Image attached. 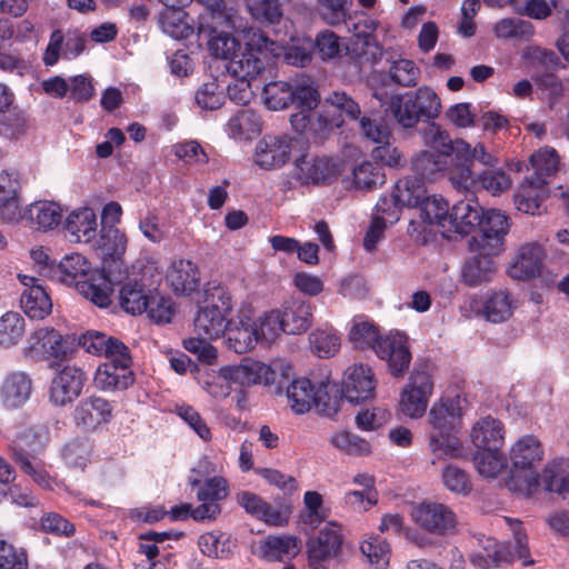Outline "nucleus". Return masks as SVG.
Returning a JSON list of instances; mask_svg holds the SVG:
<instances>
[{
  "instance_id": "obj_41",
  "label": "nucleus",
  "mask_w": 569,
  "mask_h": 569,
  "mask_svg": "<svg viewBox=\"0 0 569 569\" xmlns=\"http://www.w3.org/2000/svg\"><path fill=\"white\" fill-rule=\"evenodd\" d=\"M413 172L418 176L417 179L432 180L437 174L448 171L450 173L451 164L450 161L441 156L431 151H421L418 153L411 162Z\"/></svg>"
},
{
  "instance_id": "obj_15",
  "label": "nucleus",
  "mask_w": 569,
  "mask_h": 569,
  "mask_svg": "<svg viewBox=\"0 0 569 569\" xmlns=\"http://www.w3.org/2000/svg\"><path fill=\"white\" fill-rule=\"evenodd\" d=\"M192 488L198 487L197 499L201 502L191 512V518L197 521L212 520L221 512L219 501L226 499L229 493L228 481L223 477H212L201 483L199 479L190 481Z\"/></svg>"
},
{
  "instance_id": "obj_19",
  "label": "nucleus",
  "mask_w": 569,
  "mask_h": 569,
  "mask_svg": "<svg viewBox=\"0 0 569 569\" xmlns=\"http://www.w3.org/2000/svg\"><path fill=\"white\" fill-rule=\"evenodd\" d=\"M112 403L100 397L89 396L79 401L73 411V421L77 427L93 431L99 426L109 423L113 417Z\"/></svg>"
},
{
  "instance_id": "obj_38",
  "label": "nucleus",
  "mask_w": 569,
  "mask_h": 569,
  "mask_svg": "<svg viewBox=\"0 0 569 569\" xmlns=\"http://www.w3.org/2000/svg\"><path fill=\"white\" fill-rule=\"evenodd\" d=\"M79 345L92 355L113 357L118 351L127 350V346L117 338L109 337L101 331L89 330L79 338Z\"/></svg>"
},
{
  "instance_id": "obj_59",
  "label": "nucleus",
  "mask_w": 569,
  "mask_h": 569,
  "mask_svg": "<svg viewBox=\"0 0 569 569\" xmlns=\"http://www.w3.org/2000/svg\"><path fill=\"white\" fill-rule=\"evenodd\" d=\"M331 443L350 456H368L371 453L369 441L349 431H339L333 435Z\"/></svg>"
},
{
  "instance_id": "obj_57",
  "label": "nucleus",
  "mask_w": 569,
  "mask_h": 569,
  "mask_svg": "<svg viewBox=\"0 0 569 569\" xmlns=\"http://www.w3.org/2000/svg\"><path fill=\"white\" fill-rule=\"evenodd\" d=\"M252 18L264 24L279 23L283 12L280 0H247Z\"/></svg>"
},
{
  "instance_id": "obj_13",
  "label": "nucleus",
  "mask_w": 569,
  "mask_h": 569,
  "mask_svg": "<svg viewBox=\"0 0 569 569\" xmlns=\"http://www.w3.org/2000/svg\"><path fill=\"white\" fill-rule=\"evenodd\" d=\"M134 379L132 358L127 348L124 351H118L97 368L93 383L102 391H122L132 386Z\"/></svg>"
},
{
  "instance_id": "obj_28",
  "label": "nucleus",
  "mask_w": 569,
  "mask_h": 569,
  "mask_svg": "<svg viewBox=\"0 0 569 569\" xmlns=\"http://www.w3.org/2000/svg\"><path fill=\"white\" fill-rule=\"evenodd\" d=\"M221 336L226 338L227 346L237 353L248 352L260 340L257 321L247 315L240 316L238 322L228 320Z\"/></svg>"
},
{
  "instance_id": "obj_36",
  "label": "nucleus",
  "mask_w": 569,
  "mask_h": 569,
  "mask_svg": "<svg viewBox=\"0 0 569 569\" xmlns=\"http://www.w3.org/2000/svg\"><path fill=\"white\" fill-rule=\"evenodd\" d=\"M167 279L176 293L189 296L199 287L200 272L192 261L180 259L172 262Z\"/></svg>"
},
{
  "instance_id": "obj_25",
  "label": "nucleus",
  "mask_w": 569,
  "mask_h": 569,
  "mask_svg": "<svg viewBox=\"0 0 569 569\" xmlns=\"http://www.w3.org/2000/svg\"><path fill=\"white\" fill-rule=\"evenodd\" d=\"M469 250L475 254L463 266L462 278L465 283L469 287H476L490 281L497 271L493 257L503 251V246L495 252L485 248L472 247H469Z\"/></svg>"
},
{
  "instance_id": "obj_29",
  "label": "nucleus",
  "mask_w": 569,
  "mask_h": 569,
  "mask_svg": "<svg viewBox=\"0 0 569 569\" xmlns=\"http://www.w3.org/2000/svg\"><path fill=\"white\" fill-rule=\"evenodd\" d=\"M343 22L348 30L353 32L358 40H361V53L367 57V60L376 62L381 59L383 50L372 34L376 29V22L372 19L368 18L366 13L360 12L356 13L355 17H346Z\"/></svg>"
},
{
  "instance_id": "obj_5",
  "label": "nucleus",
  "mask_w": 569,
  "mask_h": 569,
  "mask_svg": "<svg viewBox=\"0 0 569 569\" xmlns=\"http://www.w3.org/2000/svg\"><path fill=\"white\" fill-rule=\"evenodd\" d=\"M232 308L228 287L216 281L206 283L193 321L194 331L204 337L219 338L226 331Z\"/></svg>"
},
{
  "instance_id": "obj_8",
  "label": "nucleus",
  "mask_w": 569,
  "mask_h": 569,
  "mask_svg": "<svg viewBox=\"0 0 569 569\" xmlns=\"http://www.w3.org/2000/svg\"><path fill=\"white\" fill-rule=\"evenodd\" d=\"M231 26V17L227 13L223 0H212L200 14L199 33L207 34L208 47L212 56L231 61L240 50V42L223 30Z\"/></svg>"
},
{
  "instance_id": "obj_23",
  "label": "nucleus",
  "mask_w": 569,
  "mask_h": 569,
  "mask_svg": "<svg viewBox=\"0 0 569 569\" xmlns=\"http://www.w3.org/2000/svg\"><path fill=\"white\" fill-rule=\"evenodd\" d=\"M292 141L288 134L264 136L256 146L254 162L267 170L283 166L290 159Z\"/></svg>"
},
{
  "instance_id": "obj_16",
  "label": "nucleus",
  "mask_w": 569,
  "mask_h": 569,
  "mask_svg": "<svg viewBox=\"0 0 569 569\" xmlns=\"http://www.w3.org/2000/svg\"><path fill=\"white\" fill-rule=\"evenodd\" d=\"M452 186L469 194H473L478 190H486L493 196L500 194L511 186L510 177L500 168H489L476 174L473 170L467 168L461 169L457 181L451 182Z\"/></svg>"
},
{
  "instance_id": "obj_3",
  "label": "nucleus",
  "mask_w": 569,
  "mask_h": 569,
  "mask_svg": "<svg viewBox=\"0 0 569 569\" xmlns=\"http://www.w3.org/2000/svg\"><path fill=\"white\" fill-rule=\"evenodd\" d=\"M49 441V428L46 425H34L19 432L9 446L10 457L20 471L46 489H51L52 478L46 469L41 455L46 451Z\"/></svg>"
},
{
  "instance_id": "obj_7",
  "label": "nucleus",
  "mask_w": 569,
  "mask_h": 569,
  "mask_svg": "<svg viewBox=\"0 0 569 569\" xmlns=\"http://www.w3.org/2000/svg\"><path fill=\"white\" fill-rule=\"evenodd\" d=\"M390 111L399 126L412 129L420 121H430L441 112V101L429 87L393 96L389 103Z\"/></svg>"
},
{
  "instance_id": "obj_17",
  "label": "nucleus",
  "mask_w": 569,
  "mask_h": 569,
  "mask_svg": "<svg viewBox=\"0 0 569 569\" xmlns=\"http://www.w3.org/2000/svg\"><path fill=\"white\" fill-rule=\"evenodd\" d=\"M87 381L86 372L76 366H64L50 385V400L54 406H66L77 399Z\"/></svg>"
},
{
  "instance_id": "obj_62",
  "label": "nucleus",
  "mask_w": 569,
  "mask_h": 569,
  "mask_svg": "<svg viewBox=\"0 0 569 569\" xmlns=\"http://www.w3.org/2000/svg\"><path fill=\"white\" fill-rule=\"evenodd\" d=\"M420 70L412 60L399 59L389 69V77L401 87H415L419 80Z\"/></svg>"
},
{
  "instance_id": "obj_32",
  "label": "nucleus",
  "mask_w": 569,
  "mask_h": 569,
  "mask_svg": "<svg viewBox=\"0 0 569 569\" xmlns=\"http://www.w3.org/2000/svg\"><path fill=\"white\" fill-rule=\"evenodd\" d=\"M32 391V379L24 371H11L0 386V399L7 408H19L28 401Z\"/></svg>"
},
{
  "instance_id": "obj_34",
  "label": "nucleus",
  "mask_w": 569,
  "mask_h": 569,
  "mask_svg": "<svg viewBox=\"0 0 569 569\" xmlns=\"http://www.w3.org/2000/svg\"><path fill=\"white\" fill-rule=\"evenodd\" d=\"M477 449H501L505 442V428L500 420L487 416L476 422L470 433Z\"/></svg>"
},
{
  "instance_id": "obj_11",
  "label": "nucleus",
  "mask_w": 569,
  "mask_h": 569,
  "mask_svg": "<svg viewBox=\"0 0 569 569\" xmlns=\"http://www.w3.org/2000/svg\"><path fill=\"white\" fill-rule=\"evenodd\" d=\"M278 46L261 32H254L244 47L228 62V71L238 80L254 79L264 69V62L276 54Z\"/></svg>"
},
{
  "instance_id": "obj_56",
  "label": "nucleus",
  "mask_w": 569,
  "mask_h": 569,
  "mask_svg": "<svg viewBox=\"0 0 569 569\" xmlns=\"http://www.w3.org/2000/svg\"><path fill=\"white\" fill-rule=\"evenodd\" d=\"M227 128L233 138H249L260 132V120L253 111L241 109L229 119Z\"/></svg>"
},
{
  "instance_id": "obj_21",
  "label": "nucleus",
  "mask_w": 569,
  "mask_h": 569,
  "mask_svg": "<svg viewBox=\"0 0 569 569\" xmlns=\"http://www.w3.org/2000/svg\"><path fill=\"white\" fill-rule=\"evenodd\" d=\"M376 391L375 375L370 367L355 365L347 369L342 381V397L351 403H360L373 398Z\"/></svg>"
},
{
  "instance_id": "obj_4",
  "label": "nucleus",
  "mask_w": 569,
  "mask_h": 569,
  "mask_svg": "<svg viewBox=\"0 0 569 569\" xmlns=\"http://www.w3.org/2000/svg\"><path fill=\"white\" fill-rule=\"evenodd\" d=\"M462 416L461 399L442 398L429 411V421L435 429L430 435L429 447L436 459L456 458L460 455L461 443L456 429Z\"/></svg>"
},
{
  "instance_id": "obj_9",
  "label": "nucleus",
  "mask_w": 569,
  "mask_h": 569,
  "mask_svg": "<svg viewBox=\"0 0 569 569\" xmlns=\"http://www.w3.org/2000/svg\"><path fill=\"white\" fill-rule=\"evenodd\" d=\"M512 549L505 545H499L492 538H487L482 550L473 551L469 556L471 565L479 569H490L497 568L502 563H511L518 559L525 567L532 566L535 560L530 557L528 535L523 530L520 521H516L512 525Z\"/></svg>"
},
{
  "instance_id": "obj_63",
  "label": "nucleus",
  "mask_w": 569,
  "mask_h": 569,
  "mask_svg": "<svg viewBox=\"0 0 569 569\" xmlns=\"http://www.w3.org/2000/svg\"><path fill=\"white\" fill-rule=\"evenodd\" d=\"M378 328L369 321L355 322L349 331V339L358 349H375L380 339Z\"/></svg>"
},
{
  "instance_id": "obj_52",
  "label": "nucleus",
  "mask_w": 569,
  "mask_h": 569,
  "mask_svg": "<svg viewBox=\"0 0 569 569\" xmlns=\"http://www.w3.org/2000/svg\"><path fill=\"white\" fill-rule=\"evenodd\" d=\"M261 94L268 109H286L292 104V82L271 81L263 86Z\"/></svg>"
},
{
  "instance_id": "obj_27",
  "label": "nucleus",
  "mask_w": 569,
  "mask_h": 569,
  "mask_svg": "<svg viewBox=\"0 0 569 569\" xmlns=\"http://www.w3.org/2000/svg\"><path fill=\"white\" fill-rule=\"evenodd\" d=\"M545 249L537 242L522 244L510 267L509 274L517 280H528L538 277L541 273Z\"/></svg>"
},
{
  "instance_id": "obj_50",
  "label": "nucleus",
  "mask_w": 569,
  "mask_h": 569,
  "mask_svg": "<svg viewBox=\"0 0 569 569\" xmlns=\"http://www.w3.org/2000/svg\"><path fill=\"white\" fill-rule=\"evenodd\" d=\"M92 451L93 443L89 438H74L63 447L62 458L69 467L83 470L91 461Z\"/></svg>"
},
{
  "instance_id": "obj_12",
  "label": "nucleus",
  "mask_w": 569,
  "mask_h": 569,
  "mask_svg": "<svg viewBox=\"0 0 569 569\" xmlns=\"http://www.w3.org/2000/svg\"><path fill=\"white\" fill-rule=\"evenodd\" d=\"M433 390L430 366L427 362L417 363L406 388L401 392V411L410 418L422 417L426 412L429 397Z\"/></svg>"
},
{
  "instance_id": "obj_47",
  "label": "nucleus",
  "mask_w": 569,
  "mask_h": 569,
  "mask_svg": "<svg viewBox=\"0 0 569 569\" xmlns=\"http://www.w3.org/2000/svg\"><path fill=\"white\" fill-rule=\"evenodd\" d=\"M263 557L268 560H281L283 557L296 556L299 540L295 536H269L260 546Z\"/></svg>"
},
{
  "instance_id": "obj_24",
  "label": "nucleus",
  "mask_w": 569,
  "mask_h": 569,
  "mask_svg": "<svg viewBox=\"0 0 569 569\" xmlns=\"http://www.w3.org/2000/svg\"><path fill=\"white\" fill-rule=\"evenodd\" d=\"M299 179L306 183H330L340 174V162L331 157L302 154L296 160Z\"/></svg>"
},
{
  "instance_id": "obj_14",
  "label": "nucleus",
  "mask_w": 569,
  "mask_h": 569,
  "mask_svg": "<svg viewBox=\"0 0 569 569\" xmlns=\"http://www.w3.org/2000/svg\"><path fill=\"white\" fill-rule=\"evenodd\" d=\"M373 351L379 359L387 362L392 377L402 378L407 373L412 357L405 333L396 331L381 336Z\"/></svg>"
},
{
  "instance_id": "obj_60",
  "label": "nucleus",
  "mask_w": 569,
  "mask_h": 569,
  "mask_svg": "<svg viewBox=\"0 0 569 569\" xmlns=\"http://www.w3.org/2000/svg\"><path fill=\"white\" fill-rule=\"evenodd\" d=\"M194 100L201 109L217 110L224 102V91L216 79H211L198 88Z\"/></svg>"
},
{
  "instance_id": "obj_10",
  "label": "nucleus",
  "mask_w": 569,
  "mask_h": 569,
  "mask_svg": "<svg viewBox=\"0 0 569 569\" xmlns=\"http://www.w3.org/2000/svg\"><path fill=\"white\" fill-rule=\"evenodd\" d=\"M287 397L293 412L302 415L308 412L312 406L320 415L333 418L340 411L342 399L330 397L328 383L321 381L318 387L307 378L293 380L287 388Z\"/></svg>"
},
{
  "instance_id": "obj_48",
  "label": "nucleus",
  "mask_w": 569,
  "mask_h": 569,
  "mask_svg": "<svg viewBox=\"0 0 569 569\" xmlns=\"http://www.w3.org/2000/svg\"><path fill=\"white\" fill-rule=\"evenodd\" d=\"M26 321L19 312L8 311L0 317V348L17 346L23 338Z\"/></svg>"
},
{
  "instance_id": "obj_58",
  "label": "nucleus",
  "mask_w": 569,
  "mask_h": 569,
  "mask_svg": "<svg viewBox=\"0 0 569 569\" xmlns=\"http://www.w3.org/2000/svg\"><path fill=\"white\" fill-rule=\"evenodd\" d=\"M443 486L451 492L467 496L472 490L470 476L457 465L448 463L441 471Z\"/></svg>"
},
{
  "instance_id": "obj_61",
  "label": "nucleus",
  "mask_w": 569,
  "mask_h": 569,
  "mask_svg": "<svg viewBox=\"0 0 569 569\" xmlns=\"http://www.w3.org/2000/svg\"><path fill=\"white\" fill-rule=\"evenodd\" d=\"M383 182L385 174L377 164L363 162L353 169V183L357 189L372 190Z\"/></svg>"
},
{
  "instance_id": "obj_45",
  "label": "nucleus",
  "mask_w": 569,
  "mask_h": 569,
  "mask_svg": "<svg viewBox=\"0 0 569 569\" xmlns=\"http://www.w3.org/2000/svg\"><path fill=\"white\" fill-rule=\"evenodd\" d=\"M32 338L39 346V349L54 360H66L71 352L62 335L52 328H41L33 332Z\"/></svg>"
},
{
  "instance_id": "obj_37",
  "label": "nucleus",
  "mask_w": 569,
  "mask_h": 569,
  "mask_svg": "<svg viewBox=\"0 0 569 569\" xmlns=\"http://www.w3.org/2000/svg\"><path fill=\"white\" fill-rule=\"evenodd\" d=\"M549 196L547 186L531 183L530 179L525 178L518 191L515 194V203L519 211L529 214H541L542 202Z\"/></svg>"
},
{
  "instance_id": "obj_30",
  "label": "nucleus",
  "mask_w": 569,
  "mask_h": 569,
  "mask_svg": "<svg viewBox=\"0 0 569 569\" xmlns=\"http://www.w3.org/2000/svg\"><path fill=\"white\" fill-rule=\"evenodd\" d=\"M282 332L288 335H300L309 329L312 321L311 305L300 298L286 300L279 310Z\"/></svg>"
},
{
  "instance_id": "obj_64",
  "label": "nucleus",
  "mask_w": 569,
  "mask_h": 569,
  "mask_svg": "<svg viewBox=\"0 0 569 569\" xmlns=\"http://www.w3.org/2000/svg\"><path fill=\"white\" fill-rule=\"evenodd\" d=\"M541 480L545 490L557 492L569 502V472H565L556 466H547L542 472Z\"/></svg>"
},
{
  "instance_id": "obj_53",
  "label": "nucleus",
  "mask_w": 569,
  "mask_h": 569,
  "mask_svg": "<svg viewBox=\"0 0 569 569\" xmlns=\"http://www.w3.org/2000/svg\"><path fill=\"white\" fill-rule=\"evenodd\" d=\"M159 23L162 31L173 39H187L193 28L186 21V13L179 9H166L161 12Z\"/></svg>"
},
{
  "instance_id": "obj_6",
  "label": "nucleus",
  "mask_w": 569,
  "mask_h": 569,
  "mask_svg": "<svg viewBox=\"0 0 569 569\" xmlns=\"http://www.w3.org/2000/svg\"><path fill=\"white\" fill-rule=\"evenodd\" d=\"M542 448L533 436L520 438L511 448V463L507 486L510 490L526 497L533 495L540 486V476L536 472L537 465L542 460Z\"/></svg>"
},
{
  "instance_id": "obj_55",
  "label": "nucleus",
  "mask_w": 569,
  "mask_h": 569,
  "mask_svg": "<svg viewBox=\"0 0 569 569\" xmlns=\"http://www.w3.org/2000/svg\"><path fill=\"white\" fill-rule=\"evenodd\" d=\"M473 463L479 475L495 478L506 466V456L501 449H478L473 455Z\"/></svg>"
},
{
  "instance_id": "obj_18",
  "label": "nucleus",
  "mask_w": 569,
  "mask_h": 569,
  "mask_svg": "<svg viewBox=\"0 0 569 569\" xmlns=\"http://www.w3.org/2000/svg\"><path fill=\"white\" fill-rule=\"evenodd\" d=\"M412 519L421 528L435 533H449L456 527V515L446 505L421 502L411 512Z\"/></svg>"
},
{
  "instance_id": "obj_2",
  "label": "nucleus",
  "mask_w": 569,
  "mask_h": 569,
  "mask_svg": "<svg viewBox=\"0 0 569 569\" xmlns=\"http://www.w3.org/2000/svg\"><path fill=\"white\" fill-rule=\"evenodd\" d=\"M90 269L91 263L84 256L71 253L50 268V278L74 286L82 297L100 308H107L111 303L112 282L104 271Z\"/></svg>"
},
{
  "instance_id": "obj_1",
  "label": "nucleus",
  "mask_w": 569,
  "mask_h": 569,
  "mask_svg": "<svg viewBox=\"0 0 569 569\" xmlns=\"http://www.w3.org/2000/svg\"><path fill=\"white\" fill-rule=\"evenodd\" d=\"M509 218L497 209L485 211L473 194L457 201L449 214L447 232L467 236L476 232L468 247L485 248L495 252L505 246L509 231Z\"/></svg>"
},
{
  "instance_id": "obj_51",
  "label": "nucleus",
  "mask_w": 569,
  "mask_h": 569,
  "mask_svg": "<svg viewBox=\"0 0 569 569\" xmlns=\"http://www.w3.org/2000/svg\"><path fill=\"white\" fill-rule=\"evenodd\" d=\"M150 296L138 282H127L120 289V306L131 315L142 313L148 309Z\"/></svg>"
},
{
  "instance_id": "obj_20",
  "label": "nucleus",
  "mask_w": 569,
  "mask_h": 569,
  "mask_svg": "<svg viewBox=\"0 0 569 569\" xmlns=\"http://www.w3.org/2000/svg\"><path fill=\"white\" fill-rule=\"evenodd\" d=\"M340 526L336 522H328L319 530L317 537L307 542L310 566L320 569L321 562L336 557L341 548L342 536Z\"/></svg>"
},
{
  "instance_id": "obj_42",
  "label": "nucleus",
  "mask_w": 569,
  "mask_h": 569,
  "mask_svg": "<svg viewBox=\"0 0 569 569\" xmlns=\"http://www.w3.org/2000/svg\"><path fill=\"white\" fill-rule=\"evenodd\" d=\"M533 172L526 177L531 183L548 186L559 170V158L553 149L539 150L530 157Z\"/></svg>"
},
{
  "instance_id": "obj_39",
  "label": "nucleus",
  "mask_w": 569,
  "mask_h": 569,
  "mask_svg": "<svg viewBox=\"0 0 569 569\" xmlns=\"http://www.w3.org/2000/svg\"><path fill=\"white\" fill-rule=\"evenodd\" d=\"M422 136L425 143L433 149L435 153L446 157L452 168L457 160L459 139L452 140L450 134L435 122L427 126Z\"/></svg>"
},
{
  "instance_id": "obj_40",
  "label": "nucleus",
  "mask_w": 569,
  "mask_h": 569,
  "mask_svg": "<svg viewBox=\"0 0 569 569\" xmlns=\"http://www.w3.org/2000/svg\"><path fill=\"white\" fill-rule=\"evenodd\" d=\"M21 308L31 319H43L52 310V302L41 284H32L21 293Z\"/></svg>"
},
{
  "instance_id": "obj_31",
  "label": "nucleus",
  "mask_w": 569,
  "mask_h": 569,
  "mask_svg": "<svg viewBox=\"0 0 569 569\" xmlns=\"http://www.w3.org/2000/svg\"><path fill=\"white\" fill-rule=\"evenodd\" d=\"M476 161L488 168H496L499 164V159L489 152L483 143L478 142L475 147H471L463 139H459L457 160L450 170V181H457V176H459L461 169L472 170V164Z\"/></svg>"
},
{
  "instance_id": "obj_44",
  "label": "nucleus",
  "mask_w": 569,
  "mask_h": 569,
  "mask_svg": "<svg viewBox=\"0 0 569 569\" xmlns=\"http://www.w3.org/2000/svg\"><path fill=\"white\" fill-rule=\"evenodd\" d=\"M26 218L39 230H51L57 227L62 218L60 206L52 201H37L30 204Z\"/></svg>"
},
{
  "instance_id": "obj_26",
  "label": "nucleus",
  "mask_w": 569,
  "mask_h": 569,
  "mask_svg": "<svg viewBox=\"0 0 569 569\" xmlns=\"http://www.w3.org/2000/svg\"><path fill=\"white\" fill-rule=\"evenodd\" d=\"M237 502L251 516L266 522L270 526L282 527L287 525L290 508H274L260 496L250 492L241 491L237 493Z\"/></svg>"
},
{
  "instance_id": "obj_49",
  "label": "nucleus",
  "mask_w": 569,
  "mask_h": 569,
  "mask_svg": "<svg viewBox=\"0 0 569 569\" xmlns=\"http://www.w3.org/2000/svg\"><path fill=\"white\" fill-rule=\"evenodd\" d=\"M395 197L400 206L408 208H418L427 196L425 183L417 178L406 177L399 179L395 186Z\"/></svg>"
},
{
  "instance_id": "obj_46",
  "label": "nucleus",
  "mask_w": 569,
  "mask_h": 569,
  "mask_svg": "<svg viewBox=\"0 0 569 569\" xmlns=\"http://www.w3.org/2000/svg\"><path fill=\"white\" fill-rule=\"evenodd\" d=\"M420 219L426 224H437L447 231L449 222V206L448 202L441 198L433 196H426L422 202L419 204Z\"/></svg>"
},
{
  "instance_id": "obj_43",
  "label": "nucleus",
  "mask_w": 569,
  "mask_h": 569,
  "mask_svg": "<svg viewBox=\"0 0 569 569\" xmlns=\"http://www.w3.org/2000/svg\"><path fill=\"white\" fill-rule=\"evenodd\" d=\"M513 308V300L507 291H489L483 302L482 315L488 321L500 323L512 316Z\"/></svg>"
},
{
  "instance_id": "obj_33",
  "label": "nucleus",
  "mask_w": 569,
  "mask_h": 569,
  "mask_svg": "<svg viewBox=\"0 0 569 569\" xmlns=\"http://www.w3.org/2000/svg\"><path fill=\"white\" fill-rule=\"evenodd\" d=\"M20 181L17 171L3 170L0 173V217L8 222L21 218L19 209Z\"/></svg>"
},
{
  "instance_id": "obj_35",
  "label": "nucleus",
  "mask_w": 569,
  "mask_h": 569,
  "mask_svg": "<svg viewBox=\"0 0 569 569\" xmlns=\"http://www.w3.org/2000/svg\"><path fill=\"white\" fill-rule=\"evenodd\" d=\"M97 216L91 208L73 210L66 219L64 228L76 242H90L97 236Z\"/></svg>"
},
{
  "instance_id": "obj_54",
  "label": "nucleus",
  "mask_w": 569,
  "mask_h": 569,
  "mask_svg": "<svg viewBox=\"0 0 569 569\" xmlns=\"http://www.w3.org/2000/svg\"><path fill=\"white\" fill-rule=\"evenodd\" d=\"M292 104L300 110L312 111L320 102V94L311 78L296 79L292 82Z\"/></svg>"
},
{
  "instance_id": "obj_22",
  "label": "nucleus",
  "mask_w": 569,
  "mask_h": 569,
  "mask_svg": "<svg viewBox=\"0 0 569 569\" xmlns=\"http://www.w3.org/2000/svg\"><path fill=\"white\" fill-rule=\"evenodd\" d=\"M222 375L226 379L240 386H269L276 380V371L271 366L251 358L242 359L238 366L222 369Z\"/></svg>"
}]
</instances>
